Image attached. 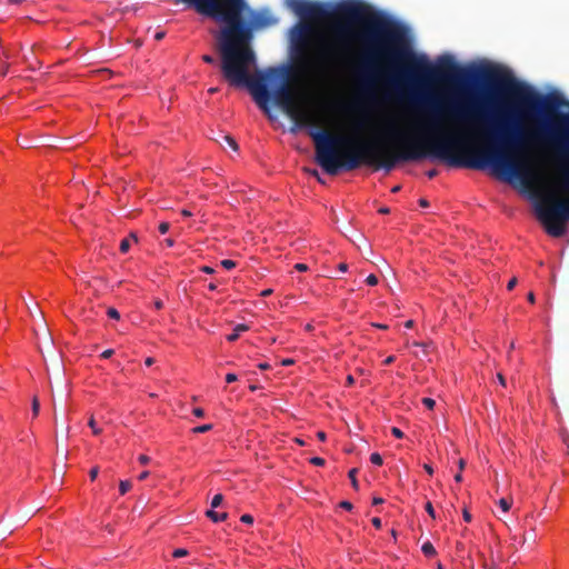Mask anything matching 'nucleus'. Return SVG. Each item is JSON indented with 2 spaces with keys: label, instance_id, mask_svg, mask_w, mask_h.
<instances>
[{
  "label": "nucleus",
  "instance_id": "nucleus-10",
  "mask_svg": "<svg viewBox=\"0 0 569 569\" xmlns=\"http://www.w3.org/2000/svg\"><path fill=\"white\" fill-rule=\"evenodd\" d=\"M498 505L503 512H507L511 508L512 499L501 498L498 500Z\"/></svg>",
  "mask_w": 569,
  "mask_h": 569
},
{
  "label": "nucleus",
  "instance_id": "nucleus-62",
  "mask_svg": "<svg viewBox=\"0 0 569 569\" xmlns=\"http://www.w3.org/2000/svg\"><path fill=\"white\" fill-rule=\"evenodd\" d=\"M528 301L531 302V303L535 302V295H533V292H529L528 293Z\"/></svg>",
  "mask_w": 569,
  "mask_h": 569
},
{
  "label": "nucleus",
  "instance_id": "nucleus-57",
  "mask_svg": "<svg viewBox=\"0 0 569 569\" xmlns=\"http://www.w3.org/2000/svg\"><path fill=\"white\" fill-rule=\"evenodd\" d=\"M455 480L456 482H461L462 481V475H461V471L459 470V472L455 476Z\"/></svg>",
  "mask_w": 569,
  "mask_h": 569
},
{
  "label": "nucleus",
  "instance_id": "nucleus-61",
  "mask_svg": "<svg viewBox=\"0 0 569 569\" xmlns=\"http://www.w3.org/2000/svg\"><path fill=\"white\" fill-rule=\"evenodd\" d=\"M271 293H272V289H266L261 292V296L267 297V296H270Z\"/></svg>",
  "mask_w": 569,
  "mask_h": 569
},
{
  "label": "nucleus",
  "instance_id": "nucleus-22",
  "mask_svg": "<svg viewBox=\"0 0 569 569\" xmlns=\"http://www.w3.org/2000/svg\"><path fill=\"white\" fill-rule=\"evenodd\" d=\"M422 403L428 408V409H433L435 405H436V401L431 398H422Z\"/></svg>",
  "mask_w": 569,
  "mask_h": 569
},
{
  "label": "nucleus",
  "instance_id": "nucleus-3",
  "mask_svg": "<svg viewBox=\"0 0 569 569\" xmlns=\"http://www.w3.org/2000/svg\"><path fill=\"white\" fill-rule=\"evenodd\" d=\"M283 70V78L280 80H266V86L268 87V82H281L280 86L271 93L269 91L270 98L268 100V111L269 113V102L272 99L273 103L281 108L299 127H312L318 128L320 126V119L318 113L315 110H311L306 107L307 97L302 92H296L292 87L286 81L288 70L283 67H279ZM264 112V110H262Z\"/></svg>",
  "mask_w": 569,
  "mask_h": 569
},
{
  "label": "nucleus",
  "instance_id": "nucleus-14",
  "mask_svg": "<svg viewBox=\"0 0 569 569\" xmlns=\"http://www.w3.org/2000/svg\"><path fill=\"white\" fill-rule=\"evenodd\" d=\"M212 428H213V426L211 423H207V425H202V426H198V427L193 428L192 432L204 433V432L210 431Z\"/></svg>",
  "mask_w": 569,
  "mask_h": 569
},
{
  "label": "nucleus",
  "instance_id": "nucleus-51",
  "mask_svg": "<svg viewBox=\"0 0 569 569\" xmlns=\"http://www.w3.org/2000/svg\"><path fill=\"white\" fill-rule=\"evenodd\" d=\"M393 361H395V357L393 356H389L388 358L385 359L383 363L385 365H391Z\"/></svg>",
  "mask_w": 569,
  "mask_h": 569
},
{
  "label": "nucleus",
  "instance_id": "nucleus-30",
  "mask_svg": "<svg viewBox=\"0 0 569 569\" xmlns=\"http://www.w3.org/2000/svg\"><path fill=\"white\" fill-rule=\"evenodd\" d=\"M138 460L141 465H147L150 462V457H148L147 455H140L138 457Z\"/></svg>",
  "mask_w": 569,
  "mask_h": 569
},
{
  "label": "nucleus",
  "instance_id": "nucleus-37",
  "mask_svg": "<svg viewBox=\"0 0 569 569\" xmlns=\"http://www.w3.org/2000/svg\"><path fill=\"white\" fill-rule=\"evenodd\" d=\"M112 355H113V350H112V349H107V350H104V351L101 353V357H102V358H104V359H108V358H110Z\"/></svg>",
  "mask_w": 569,
  "mask_h": 569
},
{
  "label": "nucleus",
  "instance_id": "nucleus-48",
  "mask_svg": "<svg viewBox=\"0 0 569 569\" xmlns=\"http://www.w3.org/2000/svg\"><path fill=\"white\" fill-rule=\"evenodd\" d=\"M293 362H295L293 359H284V360H282L281 365L288 367V366L293 365Z\"/></svg>",
  "mask_w": 569,
  "mask_h": 569
},
{
  "label": "nucleus",
  "instance_id": "nucleus-8",
  "mask_svg": "<svg viewBox=\"0 0 569 569\" xmlns=\"http://www.w3.org/2000/svg\"><path fill=\"white\" fill-rule=\"evenodd\" d=\"M130 239L138 241L137 236L134 233H130V238H124L120 242V251L126 253L130 249Z\"/></svg>",
  "mask_w": 569,
  "mask_h": 569
},
{
  "label": "nucleus",
  "instance_id": "nucleus-17",
  "mask_svg": "<svg viewBox=\"0 0 569 569\" xmlns=\"http://www.w3.org/2000/svg\"><path fill=\"white\" fill-rule=\"evenodd\" d=\"M88 425H89V427L92 429V433H93V435L98 436V435H100V433H101V429H99V428L97 427V425H96V420H94V418H93V417H91V418L89 419Z\"/></svg>",
  "mask_w": 569,
  "mask_h": 569
},
{
  "label": "nucleus",
  "instance_id": "nucleus-56",
  "mask_svg": "<svg viewBox=\"0 0 569 569\" xmlns=\"http://www.w3.org/2000/svg\"><path fill=\"white\" fill-rule=\"evenodd\" d=\"M164 243H166L168 247H172V246L174 244V241H173V239H171V238H167V239L164 240Z\"/></svg>",
  "mask_w": 569,
  "mask_h": 569
},
{
  "label": "nucleus",
  "instance_id": "nucleus-45",
  "mask_svg": "<svg viewBox=\"0 0 569 569\" xmlns=\"http://www.w3.org/2000/svg\"><path fill=\"white\" fill-rule=\"evenodd\" d=\"M201 270H202L203 272H206V273H213V272H214L213 268H211V267H209V266H203V267L201 268Z\"/></svg>",
  "mask_w": 569,
  "mask_h": 569
},
{
  "label": "nucleus",
  "instance_id": "nucleus-35",
  "mask_svg": "<svg viewBox=\"0 0 569 569\" xmlns=\"http://www.w3.org/2000/svg\"><path fill=\"white\" fill-rule=\"evenodd\" d=\"M341 508L346 509V510H351L352 509V503L349 502V501H341L340 505H339Z\"/></svg>",
  "mask_w": 569,
  "mask_h": 569
},
{
  "label": "nucleus",
  "instance_id": "nucleus-5",
  "mask_svg": "<svg viewBox=\"0 0 569 569\" xmlns=\"http://www.w3.org/2000/svg\"><path fill=\"white\" fill-rule=\"evenodd\" d=\"M313 31V27L307 22L296 24L290 31L292 56L303 63L308 60L309 39Z\"/></svg>",
  "mask_w": 569,
  "mask_h": 569
},
{
  "label": "nucleus",
  "instance_id": "nucleus-38",
  "mask_svg": "<svg viewBox=\"0 0 569 569\" xmlns=\"http://www.w3.org/2000/svg\"><path fill=\"white\" fill-rule=\"evenodd\" d=\"M462 517H463V520L467 521V522H470L471 518H472L470 512L467 509L463 510Z\"/></svg>",
  "mask_w": 569,
  "mask_h": 569
},
{
  "label": "nucleus",
  "instance_id": "nucleus-11",
  "mask_svg": "<svg viewBox=\"0 0 569 569\" xmlns=\"http://www.w3.org/2000/svg\"><path fill=\"white\" fill-rule=\"evenodd\" d=\"M222 141H224L229 147H231L234 151L238 150V143L236 140L229 134H221Z\"/></svg>",
  "mask_w": 569,
  "mask_h": 569
},
{
  "label": "nucleus",
  "instance_id": "nucleus-54",
  "mask_svg": "<svg viewBox=\"0 0 569 569\" xmlns=\"http://www.w3.org/2000/svg\"><path fill=\"white\" fill-rule=\"evenodd\" d=\"M144 363H146V366H148V367H149V366H152V365L154 363V359H153V358H151V357H149V358H147V359L144 360Z\"/></svg>",
  "mask_w": 569,
  "mask_h": 569
},
{
  "label": "nucleus",
  "instance_id": "nucleus-34",
  "mask_svg": "<svg viewBox=\"0 0 569 569\" xmlns=\"http://www.w3.org/2000/svg\"><path fill=\"white\" fill-rule=\"evenodd\" d=\"M192 413H193L196 417L201 418V417H203L204 411H203V409H201V408H194V409L192 410Z\"/></svg>",
  "mask_w": 569,
  "mask_h": 569
},
{
  "label": "nucleus",
  "instance_id": "nucleus-18",
  "mask_svg": "<svg viewBox=\"0 0 569 569\" xmlns=\"http://www.w3.org/2000/svg\"><path fill=\"white\" fill-rule=\"evenodd\" d=\"M39 410H40L39 399L37 397H33V399H32V413H33L34 417H37L39 415Z\"/></svg>",
  "mask_w": 569,
  "mask_h": 569
},
{
  "label": "nucleus",
  "instance_id": "nucleus-23",
  "mask_svg": "<svg viewBox=\"0 0 569 569\" xmlns=\"http://www.w3.org/2000/svg\"><path fill=\"white\" fill-rule=\"evenodd\" d=\"M367 284L376 286L378 283V278L375 274H369L366 279Z\"/></svg>",
  "mask_w": 569,
  "mask_h": 569
},
{
  "label": "nucleus",
  "instance_id": "nucleus-32",
  "mask_svg": "<svg viewBox=\"0 0 569 569\" xmlns=\"http://www.w3.org/2000/svg\"><path fill=\"white\" fill-rule=\"evenodd\" d=\"M202 60H203L206 63H210V64H212V63H214V62H216V59H214L212 56H210V54H204V56L202 57Z\"/></svg>",
  "mask_w": 569,
  "mask_h": 569
},
{
  "label": "nucleus",
  "instance_id": "nucleus-52",
  "mask_svg": "<svg viewBox=\"0 0 569 569\" xmlns=\"http://www.w3.org/2000/svg\"><path fill=\"white\" fill-rule=\"evenodd\" d=\"M383 502V499L382 498H378V497H375L373 500H372V505L377 506V505H381Z\"/></svg>",
  "mask_w": 569,
  "mask_h": 569
},
{
  "label": "nucleus",
  "instance_id": "nucleus-6",
  "mask_svg": "<svg viewBox=\"0 0 569 569\" xmlns=\"http://www.w3.org/2000/svg\"><path fill=\"white\" fill-rule=\"evenodd\" d=\"M248 329H249V327L247 325H243V323L238 325L233 329V332L227 337V340L230 341V342L236 341L239 338V336L241 335V332H244Z\"/></svg>",
  "mask_w": 569,
  "mask_h": 569
},
{
  "label": "nucleus",
  "instance_id": "nucleus-21",
  "mask_svg": "<svg viewBox=\"0 0 569 569\" xmlns=\"http://www.w3.org/2000/svg\"><path fill=\"white\" fill-rule=\"evenodd\" d=\"M188 555V550L183 548L176 549L172 553L174 558L186 557Z\"/></svg>",
  "mask_w": 569,
  "mask_h": 569
},
{
  "label": "nucleus",
  "instance_id": "nucleus-63",
  "mask_svg": "<svg viewBox=\"0 0 569 569\" xmlns=\"http://www.w3.org/2000/svg\"><path fill=\"white\" fill-rule=\"evenodd\" d=\"M466 466V461L463 459L459 460V470L462 471Z\"/></svg>",
  "mask_w": 569,
  "mask_h": 569
},
{
  "label": "nucleus",
  "instance_id": "nucleus-12",
  "mask_svg": "<svg viewBox=\"0 0 569 569\" xmlns=\"http://www.w3.org/2000/svg\"><path fill=\"white\" fill-rule=\"evenodd\" d=\"M357 472H358V469L353 468L349 471L348 473V477L351 481V485L353 487V489L358 490L359 489V483H358V480H357Z\"/></svg>",
  "mask_w": 569,
  "mask_h": 569
},
{
  "label": "nucleus",
  "instance_id": "nucleus-20",
  "mask_svg": "<svg viewBox=\"0 0 569 569\" xmlns=\"http://www.w3.org/2000/svg\"><path fill=\"white\" fill-rule=\"evenodd\" d=\"M221 266L228 270L232 269L236 267V262L233 260H230V259H224L221 261Z\"/></svg>",
  "mask_w": 569,
  "mask_h": 569
},
{
  "label": "nucleus",
  "instance_id": "nucleus-59",
  "mask_svg": "<svg viewBox=\"0 0 569 569\" xmlns=\"http://www.w3.org/2000/svg\"><path fill=\"white\" fill-rule=\"evenodd\" d=\"M181 214L183 217H191L192 216V213L189 210H187V209L181 210Z\"/></svg>",
  "mask_w": 569,
  "mask_h": 569
},
{
  "label": "nucleus",
  "instance_id": "nucleus-28",
  "mask_svg": "<svg viewBox=\"0 0 569 569\" xmlns=\"http://www.w3.org/2000/svg\"><path fill=\"white\" fill-rule=\"evenodd\" d=\"M169 228H170V224H169L168 222H161V223L159 224V231H160L161 233H167V232H168V230H169Z\"/></svg>",
  "mask_w": 569,
  "mask_h": 569
},
{
  "label": "nucleus",
  "instance_id": "nucleus-47",
  "mask_svg": "<svg viewBox=\"0 0 569 569\" xmlns=\"http://www.w3.org/2000/svg\"><path fill=\"white\" fill-rule=\"evenodd\" d=\"M423 469L431 476L433 473V469L430 465H423Z\"/></svg>",
  "mask_w": 569,
  "mask_h": 569
},
{
  "label": "nucleus",
  "instance_id": "nucleus-16",
  "mask_svg": "<svg viewBox=\"0 0 569 569\" xmlns=\"http://www.w3.org/2000/svg\"><path fill=\"white\" fill-rule=\"evenodd\" d=\"M370 461H371V463H373L376 466H381L383 462L382 457L378 452L371 453Z\"/></svg>",
  "mask_w": 569,
  "mask_h": 569
},
{
  "label": "nucleus",
  "instance_id": "nucleus-40",
  "mask_svg": "<svg viewBox=\"0 0 569 569\" xmlns=\"http://www.w3.org/2000/svg\"><path fill=\"white\" fill-rule=\"evenodd\" d=\"M372 525L377 528V529H380L381 528V519L380 518H373L371 520Z\"/></svg>",
  "mask_w": 569,
  "mask_h": 569
},
{
  "label": "nucleus",
  "instance_id": "nucleus-53",
  "mask_svg": "<svg viewBox=\"0 0 569 569\" xmlns=\"http://www.w3.org/2000/svg\"><path fill=\"white\" fill-rule=\"evenodd\" d=\"M258 367L261 370H267L270 368L269 363H267V362L259 363Z\"/></svg>",
  "mask_w": 569,
  "mask_h": 569
},
{
  "label": "nucleus",
  "instance_id": "nucleus-25",
  "mask_svg": "<svg viewBox=\"0 0 569 569\" xmlns=\"http://www.w3.org/2000/svg\"><path fill=\"white\" fill-rule=\"evenodd\" d=\"M310 462L315 466H323L326 461L320 457H313L310 459Z\"/></svg>",
  "mask_w": 569,
  "mask_h": 569
},
{
  "label": "nucleus",
  "instance_id": "nucleus-15",
  "mask_svg": "<svg viewBox=\"0 0 569 569\" xmlns=\"http://www.w3.org/2000/svg\"><path fill=\"white\" fill-rule=\"evenodd\" d=\"M223 501V496L221 493H217L216 496H213L212 500H211V508H217L219 507Z\"/></svg>",
  "mask_w": 569,
  "mask_h": 569
},
{
  "label": "nucleus",
  "instance_id": "nucleus-19",
  "mask_svg": "<svg viewBox=\"0 0 569 569\" xmlns=\"http://www.w3.org/2000/svg\"><path fill=\"white\" fill-rule=\"evenodd\" d=\"M107 315L109 318L111 319H116V320H119L120 319V313L118 312L117 309L114 308H108L107 310Z\"/></svg>",
  "mask_w": 569,
  "mask_h": 569
},
{
  "label": "nucleus",
  "instance_id": "nucleus-43",
  "mask_svg": "<svg viewBox=\"0 0 569 569\" xmlns=\"http://www.w3.org/2000/svg\"><path fill=\"white\" fill-rule=\"evenodd\" d=\"M8 70V66L4 63H0V74L6 76Z\"/></svg>",
  "mask_w": 569,
  "mask_h": 569
},
{
  "label": "nucleus",
  "instance_id": "nucleus-42",
  "mask_svg": "<svg viewBox=\"0 0 569 569\" xmlns=\"http://www.w3.org/2000/svg\"><path fill=\"white\" fill-rule=\"evenodd\" d=\"M166 33L163 31H158L156 34H154V39L157 41H160L164 38Z\"/></svg>",
  "mask_w": 569,
  "mask_h": 569
},
{
  "label": "nucleus",
  "instance_id": "nucleus-7",
  "mask_svg": "<svg viewBox=\"0 0 569 569\" xmlns=\"http://www.w3.org/2000/svg\"><path fill=\"white\" fill-rule=\"evenodd\" d=\"M207 517L210 518L213 522H220V521H224L227 518H228V513L227 512H216L213 511L212 509L208 510L206 512Z\"/></svg>",
  "mask_w": 569,
  "mask_h": 569
},
{
  "label": "nucleus",
  "instance_id": "nucleus-27",
  "mask_svg": "<svg viewBox=\"0 0 569 569\" xmlns=\"http://www.w3.org/2000/svg\"><path fill=\"white\" fill-rule=\"evenodd\" d=\"M391 433L399 439L403 437V432L397 427L391 428Z\"/></svg>",
  "mask_w": 569,
  "mask_h": 569
},
{
  "label": "nucleus",
  "instance_id": "nucleus-33",
  "mask_svg": "<svg viewBox=\"0 0 569 569\" xmlns=\"http://www.w3.org/2000/svg\"><path fill=\"white\" fill-rule=\"evenodd\" d=\"M295 269H296L297 271L305 272V271H307V270H308V266H307V264H305V263H297V264L295 266Z\"/></svg>",
  "mask_w": 569,
  "mask_h": 569
},
{
  "label": "nucleus",
  "instance_id": "nucleus-1",
  "mask_svg": "<svg viewBox=\"0 0 569 569\" xmlns=\"http://www.w3.org/2000/svg\"><path fill=\"white\" fill-rule=\"evenodd\" d=\"M419 123L427 136L416 137L395 126L386 127L383 139L355 141L325 130H311L316 161L330 176L361 164L391 171L398 162L426 157L472 169L487 166L520 181V127L508 116L487 117L477 103H451L443 109L430 104Z\"/></svg>",
  "mask_w": 569,
  "mask_h": 569
},
{
  "label": "nucleus",
  "instance_id": "nucleus-60",
  "mask_svg": "<svg viewBox=\"0 0 569 569\" xmlns=\"http://www.w3.org/2000/svg\"><path fill=\"white\" fill-rule=\"evenodd\" d=\"M353 383H355V379H353V377H352V376H348V377H347V385H348V386H351V385H353Z\"/></svg>",
  "mask_w": 569,
  "mask_h": 569
},
{
  "label": "nucleus",
  "instance_id": "nucleus-64",
  "mask_svg": "<svg viewBox=\"0 0 569 569\" xmlns=\"http://www.w3.org/2000/svg\"><path fill=\"white\" fill-rule=\"evenodd\" d=\"M373 326L379 328V329H382V330L388 329V326L387 325H382V323H375Z\"/></svg>",
  "mask_w": 569,
  "mask_h": 569
},
{
  "label": "nucleus",
  "instance_id": "nucleus-29",
  "mask_svg": "<svg viewBox=\"0 0 569 569\" xmlns=\"http://www.w3.org/2000/svg\"><path fill=\"white\" fill-rule=\"evenodd\" d=\"M237 379H238V377H237V375H236V373H231V372H230V373H227V375H226V381H227L228 383H232V382L237 381Z\"/></svg>",
  "mask_w": 569,
  "mask_h": 569
},
{
  "label": "nucleus",
  "instance_id": "nucleus-26",
  "mask_svg": "<svg viewBox=\"0 0 569 569\" xmlns=\"http://www.w3.org/2000/svg\"><path fill=\"white\" fill-rule=\"evenodd\" d=\"M240 520L244 523L251 525L253 522V517L251 515H242Z\"/></svg>",
  "mask_w": 569,
  "mask_h": 569
},
{
  "label": "nucleus",
  "instance_id": "nucleus-13",
  "mask_svg": "<svg viewBox=\"0 0 569 569\" xmlns=\"http://www.w3.org/2000/svg\"><path fill=\"white\" fill-rule=\"evenodd\" d=\"M132 487L131 481L129 480H121L119 483V491L121 495H126Z\"/></svg>",
  "mask_w": 569,
  "mask_h": 569
},
{
  "label": "nucleus",
  "instance_id": "nucleus-49",
  "mask_svg": "<svg viewBox=\"0 0 569 569\" xmlns=\"http://www.w3.org/2000/svg\"><path fill=\"white\" fill-rule=\"evenodd\" d=\"M419 204H420V207H422V208H427V207H429V202H428L426 199H423V198H421V199L419 200Z\"/></svg>",
  "mask_w": 569,
  "mask_h": 569
},
{
  "label": "nucleus",
  "instance_id": "nucleus-46",
  "mask_svg": "<svg viewBox=\"0 0 569 569\" xmlns=\"http://www.w3.org/2000/svg\"><path fill=\"white\" fill-rule=\"evenodd\" d=\"M338 269L341 271V272H346L348 270V264L342 262L338 266Z\"/></svg>",
  "mask_w": 569,
  "mask_h": 569
},
{
  "label": "nucleus",
  "instance_id": "nucleus-24",
  "mask_svg": "<svg viewBox=\"0 0 569 569\" xmlns=\"http://www.w3.org/2000/svg\"><path fill=\"white\" fill-rule=\"evenodd\" d=\"M425 508H426V511L429 513L430 517L436 518L435 509H433L432 503L430 501H428L426 503Z\"/></svg>",
  "mask_w": 569,
  "mask_h": 569
},
{
  "label": "nucleus",
  "instance_id": "nucleus-50",
  "mask_svg": "<svg viewBox=\"0 0 569 569\" xmlns=\"http://www.w3.org/2000/svg\"><path fill=\"white\" fill-rule=\"evenodd\" d=\"M317 437L320 441H325L326 440V433L323 431H318L317 432Z\"/></svg>",
  "mask_w": 569,
  "mask_h": 569
},
{
  "label": "nucleus",
  "instance_id": "nucleus-39",
  "mask_svg": "<svg viewBox=\"0 0 569 569\" xmlns=\"http://www.w3.org/2000/svg\"><path fill=\"white\" fill-rule=\"evenodd\" d=\"M516 284H517V278H512V279L508 282V284H507V289H508V290H512V289L516 287Z\"/></svg>",
  "mask_w": 569,
  "mask_h": 569
},
{
  "label": "nucleus",
  "instance_id": "nucleus-36",
  "mask_svg": "<svg viewBox=\"0 0 569 569\" xmlns=\"http://www.w3.org/2000/svg\"><path fill=\"white\" fill-rule=\"evenodd\" d=\"M426 174H427V177H428L429 179H433V178L438 174V170H437V169L428 170V171L426 172Z\"/></svg>",
  "mask_w": 569,
  "mask_h": 569
},
{
  "label": "nucleus",
  "instance_id": "nucleus-31",
  "mask_svg": "<svg viewBox=\"0 0 569 569\" xmlns=\"http://www.w3.org/2000/svg\"><path fill=\"white\" fill-rule=\"evenodd\" d=\"M98 473H99V468L93 467L89 472L90 479L94 480L98 477Z\"/></svg>",
  "mask_w": 569,
  "mask_h": 569
},
{
  "label": "nucleus",
  "instance_id": "nucleus-4",
  "mask_svg": "<svg viewBox=\"0 0 569 569\" xmlns=\"http://www.w3.org/2000/svg\"><path fill=\"white\" fill-rule=\"evenodd\" d=\"M562 181L569 189V168L562 170ZM537 213L550 236L562 237L569 221V200L550 198L546 206L537 207Z\"/></svg>",
  "mask_w": 569,
  "mask_h": 569
},
{
  "label": "nucleus",
  "instance_id": "nucleus-44",
  "mask_svg": "<svg viewBox=\"0 0 569 569\" xmlns=\"http://www.w3.org/2000/svg\"><path fill=\"white\" fill-rule=\"evenodd\" d=\"M149 477V471H143L139 475L138 479L140 481L146 480Z\"/></svg>",
  "mask_w": 569,
  "mask_h": 569
},
{
  "label": "nucleus",
  "instance_id": "nucleus-2",
  "mask_svg": "<svg viewBox=\"0 0 569 569\" xmlns=\"http://www.w3.org/2000/svg\"><path fill=\"white\" fill-rule=\"evenodd\" d=\"M193 8L200 16L223 24L217 33L223 77L233 86H246L261 110L268 111L270 98L266 80H280L283 70L269 67L251 74L256 64L252 48L254 31L272 27L278 19L269 9L250 10L247 0H176Z\"/></svg>",
  "mask_w": 569,
  "mask_h": 569
},
{
  "label": "nucleus",
  "instance_id": "nucleus-55",
  "mask_svg": "<svg viewBox=\"0 0 569 569\" xmlns=\"http://www.w3.org/2000/svg\"><path fill=\"white\" fill-rule=\"evenodd\" d=\"M154 307H156V309L159 310V309H161L163 307V302L161 300H156L154 301Z\"/></svg>",
  "mask_w": 569,
  "mask_h": 569
},
{
  "label": "nucleus",
  "instance_id": "nucleus-58",
  "mask_svg": "<svg viewBox=\"0 0 569 569\" xmlns=\"http://www.w3.org/2000/svg\"><path fill=\"white\" fill-rule=\"evenodd\" d=\"M405 327H406L407 329H411V328L413 327V320H408V321H406V322H405Z\"/></svg>",
  "mask_w": 569,
  "mask_h": 569
},
{
  "label": "nucleus",
  "instance_id": "nucleus-9",
  "mask_svg": "<svg viewBox=\"0 0 569 569\" xmlns=\"http://www.w3.org/2000/svg\"><path fill=\"white\" fill-rule=\"evenodd\" d=\"M421 551L427 557H433L437 553L433 545L430 541H427L422 545Z\"/></svg>",
  "mask_w": 569,
  "mask_h": 569
},
{
  "label": "nucleus",
  "instance_id": "nucleus-41",
  "mask_svg": "<svg viewBox=\"0 0 569 569\" xmlns=\"http://www.w3.org/2000/svg\"><path fill=\"white\" fill-rule=\"evenodd\" d=\"M497 379H498L499 383H500L502 387H506V385H507V383H506V378L503 377V375H502V373H498V375H497Z\"/></svg>",
  "mask_w": 569,
  "mask_h": 569
}]
</instances>
